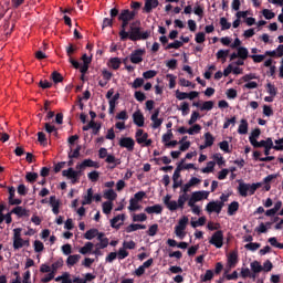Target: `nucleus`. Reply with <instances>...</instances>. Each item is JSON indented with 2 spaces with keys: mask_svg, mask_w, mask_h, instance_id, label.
Listing matches in <instances>:
<instances>
[{
  "mask_svg": "<svg viewBox=\"0 0 283 283\" xmlns=\"http://www.w3.org/2000/svg\"><path fill=\"white\" fill-rule=\"evenodd\" d=\"M157 74H158L157 71L149 70V71H146V72L143 73V77L146 78V80H149V78L156 77Z\"/></svg>",
  "mask_w": 283,
  "mask_h": 283,
  "instance_id": "nucleus-61",
  "label": "nucleus"
},
{
  "mask_svg": "<svg viewBox=\"0 0 283 283\" xmlns=\"http://www.w3.org/2000/svg\"><path fill=\"white\" fill-rule=\"evenodd\" d=\"M92 249H94V243H92V242H86V243L84 244V247H82V248L80 249V253H81L82 255H87V253H92Z\"/></svg>",
  "mask_w": 283,
  "mask_h": 283,
  "instance_id": "nucleus-26",
  "label": "nucleus"
},
{
  "mask_svg": "<svg viewBox=\"0 0 283 283\" xmlns=\"http://www.w3.org/2000/svg\"><path fill=\"white\" fill-rule=\"evenodd\" d=\"M138 229H147V226L140 223H130L125 228L126 233H134V231H138Z\"/></svg>",
  "mask_w": 283,
  "mask_h": 283,
  "instance_id": "nucleus-20",
  "label": "nucleus"
},
{
  "mask_svg": "<svg viewBox=\"0 0 283 283\" xmlns=\"http://www.w3.org/2000/svg\"><path fill=\"white\" fill-rule=\"evenodd\" d=\"M138 209H140V206L138 205V201L134 200V199H130L129 200L128 210H130V211H138Z\"/></svg>",
  "mask_w": 283,
  "mask_h": 283,
  "instance_id": "nucleus-54",
  "label": "nucleus"
},
{
  "mask_svg": "<svg viewBox=\"0 0 283 283\" xmlns=\"http://www.w3.org/2000/svg\"><path fill=\"white\" fill-rule=\"evenodd\" d=\"M195 41L196 43H205V41H207V35L205 32H198L195 36Z\"/></svg>",
  "mask_w": 283,
  "mask_h": 283,
  "instance_id": "nucleus-57",
  "label": "nucleus"
},
{
  "mask_svg": "<svg viewBox=\"0 0 283 283\" xmlns=\"http://www.w3.org/2000/svg\"><path fill=\"white\" fill-rule=\"evenodd\" d=\"M179 48H182V42L175 40L172 43L165 46V50H179Z\"/></svg>",
  "mask_w": 283,
  "mask_h": 283,
  "instance_id": "nucleus-41",
  "label": "nucleus"
},
{
  "mask_svg": "<svg viewBox=\"0 0 283 283\" xmlns=\"http://www.w3.org/2000/svg\"><path fill=\"white\" fill-rule=\"evenodd\" d=\"M239 187V196L242 198H247V196H254L255 191L262 187V182H256V184H244L242 180H238Z\"/></svg>",
  "mask_w": 283,
  "mask_h": 283,
  "instance_id": "nucleus-2",
  "label": "nucleus"
},
{
  "mask_svg": "<svg viewBox=\"0 0 283 283\" xmlns=\"http://www.w3.org/2000/svg\"><path fill=\"white\" fill-rule=\"evenodd\" d=\"M251 270L253 273H262L264 271V268L260 264V262L254 261L251 263Z\"/></svg>",
  "mask_w": 283,
  "mask_h": 283,
  "instance_id": "nucleus-42",
  "label": "nucleus"
},
{
  "mask_svg": "<svg viewBox=\"0 0 283 283\" xmlns=\"http://www.w3.org/2000/svg\"><path fill=\"white\" fill-rule=\"evenodd\" d=\"M262 14L268 20L275 19V13L273 11L269 10V9H264L262 11Z\"/></svg>",
  "mask_w": 283,
  "mask_h": 283,
  "instance_id": "nucleus-62",
  "label": "nucleus"
},
{
  "mask_svg": "<svg viewBox=\"0 0 283 283\" xmlns=\"http://www.w3.org/2000/svg\"><path fill=\"white\" fill-rule=\"evenodd\" d=\"M213 109V101L203 102L201 105V112H211Z\"/></svg>",
  "mask_w": 283,
  "mask_h": 283,
  "instance_id": "nucleus-44",
  "label": "nucleus"
},
{
  "mask_svg": "<svg viewBox=\"0 0 283 283\" xmlns=\"http://www.w3.org/2000/svg\"><path fill=\"white\" fill-rule=\"evenodd\" d=\"M156 233H158V223L150 226L149 229L147 230V235H149L150 238H154Z\"/></svg>",
  "mask_w": 283,
  "mask_h": 283,
  "instance_id": "nucleus-53",
  "label": "nucleus"
},
{
  "mask_svg": "<svg viewBox=\"0 0 283 283\" xmlns=\"http://www.w3.org/2000/svg\"><path fill=\"white\" fill-rule=\"evenodd\" d=\"M143 56H145V49H137L130 53V63H134L135 65H138L139 63H143Z\"/></svg>",
  "mask_w": 283,
  "mask_h": 283,
  "instance_id": "nucleus-8",
  "label": "nucleus"
},
{
  "mask_svg": "<svg viewBox=\"0 0 283 283\" xmlns=\"http://www.w3.org/2000/svg\"><path fill=\"white\" fill-rule=\"evenodd\" d=\"M133 123L137 127H145V115H143L140 109H137L135 113H133Z\"/></svg>",
  "mask_w": 283,
  "mask_h": 283,
  "instance_id": "nucleus-9",
  "label": "nucleus"
},
{
  "mask_svg": "<svg viewBox=\"0 0 283 283\" xmlns=\"http://www.w3.org/2000/svg\"><path fill=\"white\" fill-rule=\"evenodd\" d=\"M87 176L91 182H98V178L101 177V175L96 170L88 172Z\"/></svg>",
  "mask_w": 283,
  "mask_h": 283,
  "instance_id": "nucleus-52",
  "label": "nucleus"
},
{
  "mask_svg": "<svg viewBox=\"0 0 283 283\" xmlns=\"http://www.w3.org/2000/svg\"><path fill=\"white\" fill-rule=\"evenodd\" d=\"M49 202H50V206L52 207V211H53L54 216H59V209L61 207V201H59V199H56V196H51Z\"/></svg>",
  "mask_w": 283,
  "mask_h": 283,
  "instance_id": "nucleus-15",
  "label": "nucleus"
},
{
  "mask_svg": "<svg viewBox=\"0 0 283 283\" xmlns=\"http://www.w3.org/2000/svg\"><path fill=\"white\" fill-rule=\"evenodd\" d=\"M187 224H189V218L187 216H184L179 221H178V224H177V228L179 229H187Z\"/></svg>",
  "mask_w": 283,
  "mask_h": 283,
  "instance_id": "nucleus-43",
  "label": "nucleus"
},
{
  "mask_svg": "<svg viewBox=\"0 0 283 283\" xmlns=\"http://www.w3.org/2000/svg\"><path fill=\"white\" fill-rule=\"evenodd\" d=\"M202 129V126L200 124H195L192 127L188 129L189 136H193V134H200V130Z\"/></svg>",
  "mask_w": 283,
  "mask_h": 283,
  "instance_id": "nucleus-45",
  "label": "nucleus"
},
{
  "mask_svg": "<svg viewBox=\"0 0 283 283\" xmlns=\"http://www.w3.org/2000/svg\"><path fill=\"white\" fill-rule=\"evenodd\" d=\"M260 247H262V244L258 243V242H252V243H248L244 245V248L248 250V251H258V249H260Z\"/></svg>",
  "mask_w": 283,
  "mask_h": 283,
  "instance_id": "nucleus-55",
  "label": "nucleus"
},
{
  "mask_svg": "<svg viewBox=\"0 0 283 283\" xmlns=\"http://www.w3.org/2000/svg\"><path fill=\"white\" fill-rule=\"evenodd\" d=\"M193 12L197 17H199V19H202V17H205V8L200 6L198 2L193 8Z\"/></svg>",
  "mask_w": 283,
  "mask_h": 283,
  "instance_id": "nucleus-37",
  "label": "nucleus"
},
{
  "mask_svg": "<svg viewBox=\"0 0 283 283\" xmlns=\"http://www.w3.org/2000/svg\"><path fill=\"white\" fill-rule=\"evenodd\" d=\"M250 59L253 60L254 63H262L266 59V55H250Z\"/></svg>",
  "mask_w": 283,
  "mask_h": 283,
  "instance_id": "nucleus-63",
  "label": "nucleus"
},
{
  "mask_svg": "<svg viewBox=\"0 0 283 283\" xmlns=\"http://www.w3.org/2000/svg\"><path fill=\"white\" fill-rule=\"evenodd\" d=\"M221 30H231V23L227 20V18H220Z\"/></svg>",
  "mask_w": 283,
  "mask_h": 283,
  "instance_id": "nucleus-56",
  "label": "nucleus"
},
{
  "mask_svg": "<svg viewBox=\"0 0 283 283\" xmlns=\"http://www.w3.org/2000/svg\"><path fill=\"white\" fill-rule=\"evenodd\" d=\"M62 176L64 178H69V180H72V185H76V182H78V180L81 179V170H74V168H69L62 171Z\"/></svg>",
  "mask_w": 283,
  "mask_h": 283,
  "instance_id": "nucleus-4",
  "label": "nucleus"
},
{
  "mask_svg": "<svg viewBox=\"0 0 283 283\" xmlns=\"http://www.w3.org/2000/svg\"><path fill=\"white\" fill-rule=\"evenodd\" d=\"M11 213H13L14 216H17L19 218H30V210H28L21 206H17L15 208H13L11 210Z\"/></svg>",
  "mask_w": 283,
  "mask_h": 283,
  "instance_id": "nucleus-11",
  "label": "nucleus"
},
{
  "mask_svg": "<svg viewBox=\"0 0 283 283\" xmlns=\"http://www.w3.org/2000/svg\"><path fill=\"white\" fill-rule=\"evenodd\" d=\"M145 212L146 213H157V214H160L163 213V206L160 205H155V206H149V207H146L145 208Z\"/></svg>",
  "mask_w": 283,
  "mask_h": 283,
  "instance_id": "nucleus-22",
  "label": "nucleus"
},
{
  "mask_svg": "<svg viewBox=\"0 0 283 283\" xmlns=\"http://www.w3.org/2000/svg\"><path fill=\"white\" fill-rule=\"evenodd\" d=\"M109 65L111 67H113L114 70H118L120 67V59L119 57H112L109 60Z\"/></svg>",
  "mask_w": 283,
  "mask_h": 283,
  "instance_id": "nucleus-50",
  "label": "nucleus"
},
{
  "mask_svg": "<svg viewBox=\"0 0 283 283\" xmlns=\"http://www.w3.org/2000/svg\"><path fill=\"white\" fill-rule=\"evenodd\" d=\"M238 134H240L241 136L249 134V122L247 119L240 120Z\"/></svg>",
  "mask_w": 283,
  "mask_h": 283,
  "instance_id": "nucleus-18",
  "label": "nucleus"
},
{
  "mask_svg": "<svg viewBox=\"0 0 283 283\" xmlns=\"http://www.w3.org/2000/svg\"><path fill=\"white\" fill-rule=\"evenodd\" d=\"M81 149H82L81 145H77L76 148L74 149V151L71 148V150L69 153L70 160H72L74 158H80L81 157Z\"/></svg>",
  "mask_w": 283,
  "mask_h": 283,
  "instance_id": "nucleus-32",
  "label": "nucleus"
},
{
  "mask_svg": "<svg viewBox=\"0 0 283 283\" xmlns=\"http://www.w3.org/2000/svg\"><path fill=\"white\" fill-rule=\"evenodd\" d=\"M147 220V214L139 213V214H133V222H145Z\"/></svg>",
  "mask_w": 283,
  "mask_h": 283,
  "instance_id": "nucleus-58",
  "label": "nucleus"
},
{
  "mask_svg": "<svg viewBox=\"0 0 283 283\" xmlns=\"http://www.w3.org/2000/svg\"><path fill=\"white\" fill-rule=\"evenodd\" d=\"M240 209V202L238 201H232L228 206V216H235L238 213V210Z\"/></svg>",
  "mask_w": 283,
  "mask_h": 283,
  "instance_id": "nucleus-23",
  "label": "nucleus"
},
{
  "mask_svg": "<svg viewBox=\"0 0 283 283\" xmlns=\"http://www.w3.org/2000/svg\"><path fill=\"white\" fill-rule=\"evenodd\" d=\"M209 244H212L216 249H222L224 247V231L217 230L210 238Z\"/></svg>",
  "mask_w": 283,
  "mask_h": 283,
  "instance_id": "nucleus-3",
  "label": "nucleus"
},
{
  "mask_svg": "<svg viewBox=\"0 0 283 283\" xmlns=\"http://www.w3.org/2000/svg\"><path fill=\"white\" fill-rule=\"evenodd\" d=\"M78 260H81V254L69 255L66 264L67 266H74V264L78 263Z\"/></svg>",
  "mask_w": 283,
  "mask_h": 283,
  "instance_id": "nucleus-28",
  "label": "nucleus"
},
{
  "mask_svg": "<svg viewBox=\"0 0 283 283\" xmlns=\"http://www.w3.org/2000/svg\"><path fill=\"white\" fill-rule=\"evenodd\" d=\"M135 138L138 145H145V142L147 140V138H149V134L145 133V130L139 128L135 133Z\"/></svg>",
  "mask_w": 283,
  "mask_h": 283,
  "instance_id": "nucleus-13",
  "label": "nucleus"
},
{
  "mask_svg": "<svg viewBox=\"0 0 283 283\" xmlns=\"http://www.w3.org/2000/svg\"><path fill=\"white\" fill-rule=\"evenodd\" d=\"M157 6H159L158 0H146L144 10L145 12L149 13L151 10L156 9Z\"/></svg>",
  "mask_w": 283,
  "mask_h": 283,
  "instance_id": "nucleus-19",
  "label": "nucleus"
},
{
  "mask_svg": "<svg viewBox=\"0 0 283 283\" xmlns=\"http://www.w3.org/2000/svg\"><path fill=\"white\" fill-rule=\"evenodd\" d=\"M216 167V161H209L207 164V167L202 168L201 171L202 174H211Z\"/></svg>",
  "mask_w": 283,
  "mask_h": 283,
  "instance_id": "nucleus-46",
  "label": "nucleus"
},
{
  "mask_svg": "<svg viewBox=\"0 0 283 283\" xmlns=\"http://www.w3.org/2000/svg\"><path fill=\"white\" fill-rule=\"evenodd\" d=\"M117 256H118V260H125V258L129 256V252L126 249L120 248L117 252Z\"/></svg>",
  "mask_w": 283,
  "mask_h": 283,
  "instance_id": "nucleus-60",
  "label": "nucleus"
},
{
  "mask_svg": "<svg viewBox=\"0 0 283 283\" xmlns=\"http://www.w3.org/2000/svg\"><path fill=\"white\" fill-rule=\"evenodd\" d=\"M125 222V214H117L111 220V227L113 229H120V226Z\"/></svg>",
  "mask_w": 283,
  "mask_h": 283,
  "instance_id": "nucleus-14",
  "label": "nucleus"
},
{
  "mask_svg": "<svg viewBox=\"0 0 283 283\" xmlns=\"http://www.w3.org/2000/svg\"><path fill=\"white\" fill-rule=\"evenodd\" d=\"M237 264H238V252H235V251L230 252V254L228 255L229 269H235Z\"/></svg>",
  "mask_w": 283,
  "mask_h": 283,
  "instance_id": "nucleus-17",
  "label": "nucleus"
},
{
  "mask_svg": "<svg viewBox=\"0 0 283 283\" xmlns=\"http://www.w3.org/2000/svg\"><path fill=\"white\" fill-rule=\"evenodd\" d=\"M206 223H207L206 217H200L197 221L190 222L192 229H197V227H205Z\"/></svg>",
  "mask_w": 283,
  "mask_h": 283,
  "instance_id": "nucleus-33",
  "label": "nucleus"
},
{
  "mask_svg": "<svg viewBox=\"0 0 283 283\" xmlns=\"http://www.w3.org/2000/svg\"><path fill=\"white\" fill-rule=\"evenodd\" d=\"M151 36V30L143 31L140 21L137 20L129 24V31H119L120 41H147Z\"/></svg>",
  "mask_w": 283,
  "mask_h": 283,
  "instance_id": "nucleus-1",
  "label": "nucleus"
},
{
  "mask_svg": "<svg viewBox=\"0 0 283 283\" xmlns=\"http://www.w3.org/2000/svg\"><path fill=\"white\" fill-rule=\"evenodd\" d=\"M119 147L127 149V151H134L136 147V142L132 137H122L118 142Z\"/></svg>",
  "mask_w": 283,
  "mask_h": 283,
  "instance_id": "nucleus-5",
  "label": "nucleus"
},
{
  "mask_svg": "<svg viewBox=\"0 0 283 283\" xmlns=\"http://www.w3.org/2000/svg\"><path fill=\"white\" fill-rule=\"evenodd\" d=\"M191 197L195 201L200 202V200H207L209 198V191H195Z\"/></svg>",
  "mask_w": 283,
  "mask_h": 283,
  "instance_id": "nucleus-16",
  "label": "nucleus"
},
{
  "mask_svg": "<svg viewBox=\"0 0 283 283\" xmlns=\"http://www.w3.org/2000/svg\"><path fill=\"white\" fill-rule=\"evenodd\" d=\"M44 129L46 134H49V136H55V137L59 136V129L55 128V126L50 123L44 124Z\"/></svg>",
  "mask_w": 283,
  "mask_h": 283,
  "instance_id": "nucleus-21",
  "label": "nucleus"
},
{
  "mask_svg": "<svg viewBox=\"0 0 283 283\" xmlns=\"http://www.w3.org/2000/svg\"><path fill=\"white\" fill-rule=\"evenodd\" d=\"M83 167H94V169H98V163L92 160V159H84L83 160Z\"/></svg>",
  "mask_w": 283,
  "mask_h": 283,
  "instance_id": "nucleus-51",
  "label": "nucleus"
},
{
  "mask_svg": "<svg viewBox=\"0 0 283 283\" xmlns=\"http://www.w3.org/2000/svg\"><path fill=\"white\" fill-rule=\"evenodd\" d=\"M160 116V108H156L154 114L150 116V120H153V129H158L160 125H163V118H158Z\"/></svg>",
  "mask_w": 283,
  "mask_h": 283,
  "instance_id": "nucleus-10",
  "label": "nucleus"
},
{
  "mask_svg": "<svg viewBox=\"0 0 283 283\" xmlns=\"http://www.w3.org/2000/svg\"><path fill=\"white\" fill-rule=\"evenodd\" d=\"M98 235V229H90L85 232L84 238L85 240H94Z\"/></svg>",
  "mask_w": 283,
  "mask_h": 283,
  "instance_id": "nucleus-34",
  "label": "nucleus"
},
{
  "mask_svg": "<svg viewBox=\"0 0 283 283\" xmlns=\"http://www.w3.org/2000/svg\"><path fill=\"white\" fill-rule=\"evenodd\" d=\"M103 213H105L106 216L112 213V209H114V203H112V201H105L103 205Z\"/></svg>",
  "mask_w": 283,
  "mask_h": 283,
  "instance_id": "nucleus-36",
  "label": "nucleus"
},
{
  "mask_svg": "<svg viewBox=\"0 0 283 283\" xmlns=\"http://www.w3.org/2000/svg\"><path fill=\"white\" fill-rule=\"evenodd\" d=\"M142 85H145V80L143 77H137L134 80L132 87L133 90H138Z\"/></svg>",
  "mask_w": 283,
  "mask_h": 283,
  "instance_id": "nucleus-49",
  "label": "nucleus"
},
{
  "mask_svg": "<svg viewBox=\"0 0 283 283\" xmlns=\"http://www.w3.org/2000/svg\"><path fill=\"white\" fill-rule=\"evenodd\" d=\"M189 200V195L188 193H182L179 196L178 201H177V207L179 209H185V202Z\"/></svg>",
  "mask_w": 283,
  "mask_h": 283,
  "instance_id": "nucleus-29",
  "label": "nucleus"
},
{
  "mask_svg": "<svg viewBox=\"0 0 283 283\" xmlns=\"http://www.w3.org/2000/svg\"><path fill=\"white\" fill-rule=\"evenodd\" d=\"M189 200V195L188 193H182L179 196L178 201H177V207L179 209H185V202Z\"/></svg>",
  "mask_w": 283,
  "mask_h": 283,
  "instance_id": "nucleus-30",
  "label": "nucleus"
},
{
  "mask_svg": "<svg viewBox=\"0 0 283 283\" xmlns=\"http://www.w3.org/2000/svg\"><path fill=\"white\" fill-rule=\"evenodd\" d=\"M205 145L206 147H213V143H216V137L211 135V133H206L205 135Z\"/></svg>",
  "mask_w": 283,
  "mask_h": 283,
  "instance_id": "nucleus-27",
  "label": "nucleus"
},
{
  "mask_svg": "<svg viewBox=\"0 0 283 283\" xmlns=\"http://www.w3.org/2000/svg\"><path fill=\"white\" fill-rule=\"evenodd\" d=\"M179 109L181 111L182 116H187V114H189V103H181V107Z\"/></svg>",
  "mask_w": 283,
  "mask_h": 283,
  "instance_id": "nucleus-64",
  "label": "nucleus"
},
{
  "mask_svg": "<svg viewBox=\"0 0 283 283\" xmlns=\"http://www.w3.org/2000/svg\"><path fill=\"white\" fill-rule=\"evenodd\" d=\"M104 198H106V200H109V202H112L113 200L118 198V195L116 193V191H114V189H108L104 192Z\"/></svg>",
  "mask_w": 283,
  "mask_h": 283,
  "instance_id": "nucleus-31",
  "label": "nucleus"
},
{
  "mask_svg": "<svg viewBox=\"0 0 283 283\" xmlns=\"http://www.w3.org/2000/svg\"><path fill=\"white\" fill-rule=\"evenodd\" d=\"M93 198H94V190L92 188H88L87 195L84 196V200L82 201L83 207H85V205H92Z\"/></svg>",
  "mask_w": 283,
  "mask_h": 283,
  "instance_id": "nucleus-24",
  "label": "nucleus"
},
{
  "mask_svg": "<svg viewBox=\"0 0 283 283\" xmlns=\"http://www.w3.org/2000/svg\"><path fill=\"white\" fill-rule=\"evenodd\" d=\"M223 207H224V203H223V202L210 201V202L206 206V211H207L208 213H221Z\"/></svg>",
  "mask_w": 283,
  "mask_h": 283,
  "instance_id": "nucleus-6",
  "label": "nucleus"
},
{
  "mask_svg": "<svg viewBox=\"0 0 283 283\" xmlns=\"http://www.w3.org/2000/svg\"><path fill=\"white\" fill-rule=\"evenodd\" d=\"M137 11H130L129 9H123L118 14V21H134L136 19Z\"/></svg>",
  "mask_w": 283,
  "mask_h": 283,
  "instance_id": "nucleus-7",
  "label": "nucleus"
},
{
  "mask_svg": "<svg viewBox=\"0 0 283 283\" xmlns=\"http://www.w3.org/2000/svg\"><path fill=\"white\" fill-rule=\"evenodd\" d=\"M164 205L167 207V209H169V211H177L179 209L178 208V201H176V200L171 201L170 195L165 196Z\"/></svg>",
  "mask_w": 283,
  "mask_h": 283,
  "instance_id": "nucleus-12",
  "label": "nucleus"
},
{
  "mask_svg": "<svg viewBox=\"0 0 283 283\" xmlns=\"http://www.w3.org/2000/svg\"><path fill=\"white\" fill-rule=\"evenodd\" d=\"M51 78H52L53 83H55V84L63 83V75H61V73H59V71H54L51 74Z\"/></svg>",
  "mask_w": 283,
  "mask_h": 283,
  "instance_id": "nucleus-40",
  "label": "nucleus"
},
{
  "mask_svg": "<svg viewBox=\"0 0 283 283\" xmlns=\"http://www.w3.org/2000/svg\"><path fill=\"white\" fill-rule=\"evenodd\" d=\"M33 248H34L35 253H41V251H43V249H45V245L40 240H35L33 243Z\"/></svg>",
  "mask_w": 283,
  "mask_h": 283,
  "instance_id": "nucleus-48",
  "label": "nucleus"
},
{
  "mask_svg": "<svg viewBox=\"0 0 283 283\" xmlns=\"http://www.w3.org/2000/svg\"><path fill=\"white\" fill-rule=\"evenodd\" d=\"M219 147H220L221 151H224L226 154H231V149H229V142L223 140L221 143H219Z\"/></svg>",
  "mask_w": 283,
  "mask_h": 283,
  "instance_id": "nucleus-59",
  "label": "nucleus"
},
{
  "mask_svg": "<svg viewBox=\"0 0 283 283\" xmlns=\"http://www.w3.org/2000/svg\"><path fill=\"white\" fill-rule=\"evenodd\" d=\"M229 50H219L216 54L218 60H222V63L227 61V56H229Z\"/></svg>",
  "mask_w": 283,
  "mask_h": 283,
  "instance_id": "nucleus-38",
  "label": "nucleus"
},
{
  "mask_svg": "<svg viewBox=\"0 0 283 283\" xmlns=\"http://www.w3.org/2000/svg\"><path fill=\"white\" fill-rule=\"evenodd\" d=\"M213 280V270H207L206 275L200 276L201 282H211Z\"/></svg>",
  "mask_w": 283,
  "mask_h": 283,
  "instance_id": "nucleus-39",
  "label": "nucleus"
},
{
  "mask_svg": "<svg viewBox=\"0 0 283 283\" xmlns=\"http://www.w3.org/2000/svg\"><path fill=\"white\" fill-rule=\"evenodd\" d=\"M238 54L239 59H241L242 61H247L249 59V49L244 46H239Z\"/></svg>",
  "mask_w": 283,
  "mask_h": 283,
  "instance_id": "nucleus-25",
  "label": "nucleus"
},
{
  "mask_svg": "<svg viewBox=\"0 0 283 283\" xmlns=\"http://www.w3.org/2000/svg\"><path fill=\"white\" fill-rule=\"evenodd\" d=\"M38 178H39V174L36 172H27L25 175V180L27 182H30V185H34Z\"/></svg>",
  "mask_w": 283,
  "mask_h": 283,
  "instance_id": "nucleus-35",
  "label": "nucleus"
},
{
  "mask_svg": "<svg viewBox=\"0 0 283 283\" xmlns=\"http://www.w3.org/2000/svg\"><path fill=\"white\" fill-rule=\"evenodd\" d=\"M266 90H268V94H270V96H277V87H275V85L268 83Z\"/></svg>",
  "mask_w": 283,
  "mask_h": 283,
  "instance_id": "nucleus-47",
  "label": "nucleus"
}]
</instances>
